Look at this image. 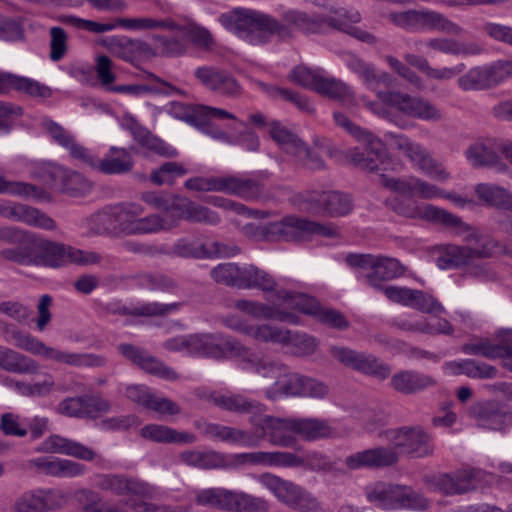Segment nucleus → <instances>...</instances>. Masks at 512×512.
Segmentation results:
<instances>
[{
    "instance_id": "1",
    "label": "nucleus",
    "mask_w": 512,
    "mask_h": 512,
    "mask_svg": "<svg viewBox=\"0 0 512 512\" xmlns=\"http://www.w3.org/2000/svg\"><path fill=\"white\" fill-rule=\"evenodd\" d=\"M390 447L378 446L358 451L346 457L345 465L352 470L384 468L395 465L399 454L423 458L433 454L431 435L421 427H402L385 432Z\"/></svg>"
},
{
    "instance_id": "2",
    "label": "nucleus",
    "mask_w": 512,
    "mask_h": 512,
    "mask_svg": "<svg viewBox=\"0 0 512 512\" xmlns=\"http://www.w3.org/2000/svg\"><path fill=\"white\" fill-rule=\"evenodd\" d=\"M164 348L171 352H185L189 355L212 357H244L247 349L236 339L222 334L180 335L166 340Z\"/></svg>"
},
{
    "instance_id": "3",
    "label": "nucleus",
    "mask_w": 512,
    "mask_h": 512,
    "mask_svg": "<svg viewBox=\"0 0 512 512\" xmlns=\"http://www.w3.org/2000/svg\"><path fill=\"white\" fill-rule=\"evenodd\" d=\"M244 231L247 235L262 236L268 241H303L313 235L334 237L338 234L331 224H320L297 217H286L265 226L248 224Z\"/></svg>"
},
{
    "instance_id": "4",
    "label": "nucleus",
    "mask_w": 512,
    "mask_h": 512,
    "mask_svg": "<svg viewBox=\"0 0 512 512\" xmlns=\"http://www.w3.org/2000/svg\"><path fill=\"white\" fill-rule=\"evenodd\" d=\"M333 116L338 126L344 128L364 145L363 149L359 147L349 149L346 152L347 160L362 170L369 172L380 170L387 156L384 142L373 133L352 123L343 113L335 112Z\"/></svg>"
},
{
    "instance_id": "5",
    "label": "nucleus",
    "mask_w": 512,
    "mask_h": 512,
    "mask_svg": "<svg viewBox=\"0 0 512 512\" xmlns=\"http://www.w3.org/2000/svg\"><path fill=\"white\" fill-rule=\"evenodd\" d=\"M143 200L155 209L172 213L173 219L177 220V224L181 219L212 226L217 225L221 221L217 212L196 204L183 196L148 192L143 194Z\"/></svg>"
},
{
    "instance_id": "6",
    "label": "nucleus",
    "mask_w": 512,
    "mask_h": 512,
    "mask_svg": "<svg viewBox=\"0 0 512 512\" xmlns=\"http://www.w3.org/2000/svg\"><path fill=\"white\" fill-rule=\"evenodd\" d=\"M184 187L196 192H222L245 200L257 199L264 191L260 181L237 175L192 177L185 181Z\"/></svg>"
},
{
    "instance_id": "7",
    "label": "nucleus",
    "mask_w": 512,
    "mask_h": 512,
    "mask_svg": "<svg viewBox=\"0 0 512 512\" xmlns=\"http://www.w3.org/2000/svg\"><path fill=\"white\" fill-rule=\"evenodd\" d=\"M259 483L269 490L275 498L298 512H320V501L311 492L292 481L282 479L272 473H263Z\"/></svg>"
},
{
    "instance_id": "8",
    "label": "nucleus",
    "mask_w": 512,
    "mask_h": 512,
    "mask_svg": "<svg viewBox=\"0 0 512 512\" xmlns=\"http://www.w3.org/2000/svg\"><path fill=\"white\" fill-rule=\"evenodd\" d=\"M346 261L349 266L360 269L367 285L378 291L386 287L384 281L398 278L405 272L397 259L382 255L350 254Z\"/></svg>"
},
{
    "instance_id": "9",
    "label": "nucleus",
    "mask_w": 512,
    "mask_h": 512,
    "mask_svg": "<svg viewBox=\"0 0 512 512\" xmlns=\"http://www.w3.org/2000/svg\"><path fill=\"white\" fill-rule=\"evenodd\" d=\"M155 29L179 31L187 43H191L200 50H211L215 45L212 33L192 19H188L183 24H180L172 18H130V30Z\"/></svg>"
},
{
    "instance_id": "10",
    "label": "nucleus",
    "mask_w": 512,
    "mask_h": 512,
    "mask_svg": "<svg viewBox=\"0 0 512 512\" xmlns=\"http://www.w3.org/2000/svg\"><path fill=\"white\" fill-rule=\"evenodd\" d=\"M12 338L14 340V345L17 348L30 352L34 355L43 356L44 358L57 363L75 367H95L102 366L104 363L103 358L94 354L71 353L49 347L44 342L20 330H12Z\"/></svg>"
},
{
    "instance_id": "11",
    "label": "nucleus",
    "mask_w": 512,
    "mask_h": 512,
    "mask_svg": "<svg viewBox=\"0 0 512 512\" xmlns=\"http://www.w3.org/2000/svg\"><path fill=\"white\" fill-rule=\"evenodd\" d=\"M387 19L407 32L436 30L449 35H460L463 31L459 25L447 19L444 15L428 9L394 11L387 15Z\"/></svg>"
},
{
    "instance_id": "12",
    "label": "nucleus",
    "mask_w": 512,
    "mask_h": 512,
    "mask_svg": "<svg viewBox=\"0 0 512 512\" xmlns=\"http://www.w3.org/2000/svg\"><path fill=\"white\" fill-rule=\"evenodd\" d=\"M367 499L384 510H425L428 507L427 499L411 488L386 483H377L371 488L367 492Z\"/></svg>"
},
{
    "instance_id": "13",
    "label": "nucleus",
    "mask_w": 512,
    "mask_h": 512,
    "mask_svg": "<svg viewBox=\"0 0 512 512\" xmlns=\"http://www.w3.org/2000/svg\"><path fill=\"white\" fill-rule=\"evenodd\" d=\"M391 207L400 216L411 219H422L433 223L444 225L447 228L455 229L457 232L464 231L468 226L460 217L430 204H418L410 199L395 198Z\"/></svg>"
},
{
    "instance_id": "14",
    "label": "nucleus",
    "mask_w": 512,
    "mask_h": 512,
    "mask_svg": "<svg viewBox=\"0 0 512 512\" xmlns=\"http://www.w3.org/2000/svg\"><path fill=\"white\" fill-rule=\"evenodd\" d=\"M250 423L255 427L257 446L264 438L274 446L292 448L297 444L295 418H278L262 413L251 416Z\"/></svg>"
},
{
    "instance_id": "15",
    "label": "nucleus",
    "mask_w": 512,
    "mask_h": 512,
    "mask_svg": "<svg viewBox=\"0 0 512 512\" xmlns=\"http://www.w3.org/2000/svg\"><path fill=\"white\" fill-rule=\"evenodd\" d=\"M72 246L51 241L34 233L28 254L23 257V266L61 268L71 264Z\"/></svg>"
},
{
    "instance_id": "16",
    "label": "nucleus",
    "mask_w": 512,
    "mask_h": 512,
    "mask_svg": "<svg viewBox=\"0 0 512 512\" xmlns=\"http://www.w3.org/2000/svg\"><path fill=\"white\" fill-rule=\"evenodd\" d=\"M240 26L246 39L253 45L269 42L273 35L286 40L292 37L291 29L272 16L250 11L242 14Z\"/></svg>"
},
{
    "instance_id": "17",
    "label": "nucleus",
    "mask_w": 512,
    "mask_h": 512,
    "mask_svg": "<svg viewBox=\"0 0 512 512\" xmlns=\"http://www.w3.org/2000/svg\"><path fill=\"white\" fill-rule=\"evenodd\" d=\"M487 473L482 469L463 468L452 473H441L427 480L433 491L444 495H460L476 489L486 481Z\"/></svg>"
},
{
    "instance_id": "18",
    "label": "nucleus",
    "mask_w": 512,
    "mask_h": 512,
    "mask_svg": "<svg viewBox=\"0 0 512 512\" xmlns=\"http://www.w3.org/2000/svg\"><path fill=\"white\" fill-rule=\"evenodd\" d=\"M378 98L384 105L412 118L433 122H438L443 118L441 110L422 97L388 91L378 92Z\"/></svg>"
},
{
    "instance_id": "19",
    "label": "nucleus",
    "mask_w": 512,
    "mask_h": 512,
    "mask_svg": "<svg viewBox=\"0 0 512 512\" xmlns=\"http://www.w3.org/2000/svg\"><path fill=\"white\" fill-rule=\"evenodd\" d=\"M387 136L392 139L394 146L425 175L442 182L449 179L450 174L442 163L432 158L420 144L412 142L408 137L401 134L389 133Z\"/></svg>"
},
{
    "instance_id": "20",
    "label": "nucleus",
    "mask_w": 512,
    "mask_h": 512,
    "mask_svg": "<svg viewBox=\"0 0 512 512\" xmlns=\"http://www.w3.org/2000/svg\"><path fill=\"white\" fill-rule=\"evenodd\" d=\"M387 136L392 139L394 146L425 175L442 182L449 179L450 174L442 163L432 158L420 144L412 142L408 137L401 134L389 133Z\"/></svg>"
},
{
    "instance_id": "21",
    "label": "nucleus",
    "mask_w": 512,
    "mask_h": 512,
    "mask_svg": "<svg viewBox=\"0 0 512 512\" xmlns=\"http://www.w3.org/2000/svg\"><path fill=\"white\" fill-rule=\"evenodd\" d=\"M330 352L340 363L365 375L385 380L391 374L390 366L378 361L371 354L358 353L352 349L337 346L332 347Z\"/></svg>"
},
{
    "instance_id": "22",
    "label": "nucleus",
    "mask_w": 512,
    "mask_h": 512,
    "mask_svg": "<svg viewBox=\"0 0 512 512\" xmlns=\"http://www.w3.org/2000/svg\"><path fill=\"white\" fill-rule=\"evenodd\" d=\"M87 225L96 235L122 234L128 225V207L125 203L108 205L87 218Z\"/></svg>"
},
{
    "instance_id": "23",
    "label": "nucleus",
    "mask_w": 512,
    "mask_h": 512,
    "mask_svg": "<svg viewBox=\"0 0 512 512\" xmlns=\"http://www.w3.org/2000/svg\"><path fill=\"white\" fill-rule=\"evenodd\" d=\"M255 332L258 341L291 344L302 355L312 354L318 346L317 340L313 336L292 332L270 324H263Z\"/></svg>"
},
{
    "instance_id": "24",
    "label": "nucleus",
    "mask_w": 512,
    "mask_h": 512,
    "mask_svg": "<svg viewBox=\"0 0 512 512\" xmlns=\"http://www.w3.org/2000/svg\"><path fill=\"white\" fill-rule=\"evenodd\" d=\"M380 183L387 189L403 196L431 200L444 195V190L415 176L393 178L381 174Z\"/></svg>"
},
{
    "instance_id": "25",
    "label": "nucleus",
    "mask_w": 512,
    "mask_h": 512,
    "mask_svg": "<svg viewBox=\"0 0 512 512\" xmlns=\"http://www.w3.org/2000/svg\"><path fill=\"white\" fill-rule=\"evenodd\" d=\"M34 233L13 226H0V242L11 245L0 250V258L22 265L23 257L28 254Z\"/></svg>"
},
{
    "instance_id": "26",
    "label": "nucleus",
    "mask_w": 512,
    "mask_h": 512,
    "mask_svg": "<svg viewBox=\"0 0 512 512\" xmlns=\"http://www.w3.org/2000/svg\"><path fill=\"white\" fill-rule=\"evenodd\" d=\"M109 409L110 404L106 400L88 395L67 397L56 407L57 413L74 418H96Z\"/></svg>"
},
{
    "instance_id": "27",
    "label": "nucleus",
    "mask_w": 512,
    "mask_h": 512,
    "mask_svg": "<svg viewBox=\"0 0 512 512\" xmlns=\"http://www.w3.org/2000/svg\"><path fill=\"white\" fill-rule=\"evenodd\" d=\"M303 198L307 203L306 210L315 211L322 208L330 216H345L353 208L351 197L339 191H312L307 192Z\"/></svg>"
},
{
    "instance_id": "28",
    "label": "nucleus",
    "mask_w": 512,
    "mask_h": 512,
    "mask_svg": "<svg viewBox=\"0 0 512 512\" xmlns=\"http://www.w3.org/2000/svg\"><path fill=\"white\" fill-rule=\"evenodd\" d=\"M0 216L44 230L52 231L57 228L56 222L46 213L20 203L0 201Z\"/></svg>"
},
{
    "instance_id": "29",
    "label": "nucleus",
    "mask_w": 512,
    "mask_h": 512,
    "mask_svg": "<svg viewBox=\"0 0 512 512\" xmlns=\"http://www.w3.org/2000/svg\"><path fill=\"white\" fill-rule=\"evenodd\" d=\"M194 426L204 437L211 440L245 447L257 446V437L249 431L200 420L195 421Z\"/></svg>"
},
{
    "instance_id": "30",
    "label": "nucleus",
    "mask_w": 512,
    "mask_h": 512,
    "mask_svg": "<svg viewBox=\"0 0 512 512\" xmlns=\"http://www.w3.org/2000/svg\"><path fill=\"white\" fill-rule=\"evenodd\" d=\"M194 75L203 86L215 93L233 98L240 96L242 93L240 84L225 71L203 66L197 68Z\"/></svg>"
},
{
    "instance_id": "31",
    "label": "nucleus",
    "mask_w": 512,
    "mask_h": 512,
    "mask_svg": "<svg viewBox=\"0 0 512 512\" xmlns=\"http://www.w3.org/2000/svg\"><path fill=\"white\" fill-rule=\"evenodd\" d=\"M60 492L52 490L27 491L16 498L14 512H46L60 506Z\"/></svg>"
},
{
    "instance_id": "32",
    "label": "nucleus",
    "mask_w": 512,
    "mask_h": 512,
    "mask_svg": "<svg viewBox=\"0 0 512 512\" xmlns=\"http://www.w3.org/2000/svg\"><path fill=\"white\" fill-rule=\"evenodd\" d=\"M29 468H36L39 473L53 477H77L86 472V466L68 459L51 456L39 457L28 461Z\"/></svg>"
},
{
    "instance_id": "33",
    "label": "nucleus",
    "mask_w": 512,
    "mask_h": 512,
    "mask_svg": "<svg viewBox=\"0 0 512 512\" xmlns=\"http://www.w3.org/2000/svg\"><path fill=\"white\" fill-rule=\"evenodd\" d=\"M437 385V380L416 370H401L390 379L393 390L403 395H414Z\"/></svg>"
},
{
    "instance_id": "34",
    "label": "nucleus",
    "mask_w": 512,
    "mask_h": 512,
    "mask_svg": "<svg viewBox=\"0 0 512 512\" xmlns=\"http://www.w3.org/2000/svg\"><path fill=\"white\" fill-rule=\"evenodd\" d=\"M130 400L163 415H177L181 412L176 402L154 395L148 387L143 385L130 386Z\"/></svg>"
},
{
    "instance_id": "35",
    "label": "nucleus",
    "mask_w": 512,
    "mask_h": 512,
    "mask_svg": "<svg viewBox=\"0 0 512 512\" xmlns=\"http://www.w3.org/2000/svg\"><path fill=\"white\" fill-rule=\"evenodd\" d=\"M276 309L292 313L297 310L303 314L313 316L316 319L317 314L321 308V304L314 297L300 294L290 293L287 291H277L274 293Z\"/></svg>"
},
{
    "instance_id": "36",
    "label": "nucleus",
    "mask_w": 512,
    "mask_h": 512,
    "mask_svg": "<svg viewBox=\"0 0 512 512\" xmlns=\"http://www.w3.org/2000/svg\"><path fill=\"white\" fill-rule=\"evenodd\" d=\"M128 153L124 148L111 147L110 152L103 159H98L88 149L82 163L103 174H121L128 170Z\"/></svg>"
},
{
    "instance_id": "37",
    "label": "nucleus",
    "mask_w": 512,
    "mask_h": 512,
    "mask_svg": "<svg viewBox=\"0 0 512 512\" xmlns=\"http://www.w3.org/2000/svg\"><path fill=\"white\" fill-rule=\"evenodd\" d=\"M465 156L474 168L487 167L495 168L498 171H505L508 168L490 141H478L471 144L465 151Z\"/></svg>"
},
{
    "instance_id": "38",
    "label": "nucleus",
    "mask_w": 512,
    "mask_h": 512,
    "mask_svg": "<svg viewBox=\"0 0 512 512\" xmlns=\"http://www.w3.org/2000/svg\"><path fill=\"white\" fill-rule=\"evenodd\" d=\"M273 303H275V298L273 297ZM232 306L238 311L250 315L254 318H264V319H276L281 322H288L291 324H298V316L293 315L292 313H288L285 311H281L276 309L275 304L273 306L266 305L259 302H254L251 300H235Z\"/></svg>"
},
{
    "instance_id": "39",
    "label": "nucleus",
    "mask_w": 512,
    "mask_h": 512,
    "mask_svg": "<svg viewBox=\"0 0 512 512\" xmlns=\"http://www.w3.org/2000/svg\"><path fill=\"white\" fill-rule=\"evenodd\" d=\"M130 134L133 139L146 149L147 152L156 154L158 156L174 158L177 156V150L161 140L160 138L152 135L150 131L139 125V123L130 116Z\"/></svg>"
},
{
    "instance_id": "40",
    "label": "nucleus",
    "mask_w": 512,
    "mask_h": 512,
    "mask_svg": "<svg viewBox=\"0 0 512 512\" xmlns=\"http://www.w3.org/2000/svg\"><path fill=\"white\" fill-rule=\"evenodd\" d=\"M43 446L47 452L65 454L85 461H93L97 457V453L91 448L59 435L48 437Z\"/></svg>"
},
{
    "instance_id": "41",
    "label": "nucleus",
    "mask_w": 512,
    "mask_h": 512,
    "mask_svg": "<svg viewBox=\"0 0 512 512\" xmlns=\"http://www.w3.org/2000/svg\"><path fill=\"white\" fill-rule=\"evenodd\" d=\"M0 368L14 374H37L40 365L34 359L0 345Z\"/></svg>"
},
{
    "instance_id": "42",
    "label": "nucleus",
    "mask_w": 512,
    "mask_h": 512,
    "mask_svg": "<svg viewBox=\"0 0 512 512\" xmlns=\"http://www.w3.org/2000/svg\"><path fill=\"white\" fill-rule=\"evenodd\" d=\"M130 361L145 372L165 380H176L177 373L145 350L130 346Z\"/></svg>"
},
{
    "instance_id": "43",
    "label": "nucleus",
    "mask_w": 512,
    "mask_h": 512,
    "mask_svg": "<svg viewBox=\"0 0 512 512\" xmlns=\"http://www.w3.org/2000/svg\"><path fill=\"white\" fill-rule=\"evenodd\" d=\"M79 81L90 86L100 84L108 88L115 81V74L112 72V61L105 55L96 58L94 69L79 68L77 71Z\"/></svg>"
},
{
    "instance_id": "44",
    "label": "nucleus",
    "mask_w": 512,
    "mask_h": 512,
    "mask_svg": "<svg viewBox=\"0 0 512 512\" xmlns=\"http://www.w3.org/2000/svg\"><path fill=\"white\" fill-rule=\"evenodd\" d=\"M12 89L23 91L31 96L48 98L51 96V89L37 81L18 77L13 74H0V93L5 94Z\"/></svg>"
},
{
    "instance_id": "45",
    "label": "nucleus",
    "mask_w": 512,
    "mask_h": 512,
    "mask_svg": "<svg viewBox=\"0 0 512 512\" xmlns=\"http://www.w3.org/2000/svg\"><path fill=\"white\" fill-rule=\"evenodd\" d=\"M269 502L242 491L228 490L225 510L232 512H267Z\"/></svg>"
},
{
    "instance_id": "46",
    "label": "nucleus",
    "mask_w": 512,
    "mask_h": 512,
    "mask_svg": "<svg viewBox=\"0 0 512 512\" xmlns=\"http://www.w3.org/2000/svg\"><path fill=\"white\" fill-rule=\"evenodd\" d=\"M163 215H151L140 219H130V234L154 233L169 230L177 226V220L172 213L162 211Z\"/></svg>"
},
{
    "instance_id": "47",
    "label": "nucleus",
    "mask_w": 512,
    "mask_h": 512,
    "mask_svg": "<svg viewBox=\"0 0 512 512\" xmlns=\"http://www.w3.org/2000/svg\"><path fill=\"white\" fill-rule=\"evenodd\" d=\"M44 127L50 137L60 146L67 149L72 158L81 161L87 148L77 143L73 135L54 121H47Z\"/></svg>"
},
{
    "instance_id": "48",
    "label": "nucleus",
    "mask_w": 512,
    "mask_h": 512,
    "mask_svg": "<svg viewBox=\"0 0 512 512\" xmlns=\"http://www.w3.org/2000/svg\"><path fill=\"white\" fill-rule=\"evenodd\" d=\"M182 463L199 469H217L225 466V457L215 451L186 450L180 453Z\"/></svg>"
},
{
    "instance_id": "49",
    "label": "nucleus",
    "mask_w": 512,
    "mask_h": 512,
    "mask_svg": "<svg viewBox=\"0 0 512 512\" xmlns=\"http://www.w3.org/2000/svg\"><path fill=\"white\" fill-rule=\"evenodd\" d=\"M295 425L296 434L308 441L328 438L335 434V430L323 419L295 418Z\"/></svg>"
},
{
    "instance_id": "50",
    "label": "nucleus",
    "mask_w": 512,
    "mask_h": 512,
    "mask_svg": "<svg viewBox=\"0 0 512 512\" xmlns=\"http://www.w3.org/2000/svg\"><path fill=\"white\" fill-rule=\"evenodd\" d=\"M276 282L266 271L254 265L241 268L239 288H258L263 291H273Z\"/></svg>"
},
{
    "instance_id": "51",
    "label": "nucleus",
    "mask_w": 512,
    "mask_h": 512,
    "mask_svg": "<svg viewBox=\"0 0 512 512\" xmlns=\"http://www.w3.org/2000/svg\"><path fill=\"white\" fill-rule=\"evenodd\" d=\"M303 375L290 373L286 366V374L281 378L278 386H272L266 390L265 395L269 400H276L282 396H298L302 393Z\"/></svg>"
},
{
    "instance_id": "52",
    "label": "nucleus",
    "mask_w": 512,
    "mask_h": 512,
    "mask_svg": "<svg viewBox=\"0 0 512 512\" xmlns=\"http://www.w3.org/2000/svg\"><path fill=\"white\" fill-rule=\"evenodd\" d=\"M10 386L22 396L43 398L54 390L55 380L52 374L44 373L42 381L28 383L10 379Z\"/></svg>"
},
{
    "instance_id": "53",
    "label": "nucleus",
    "mask_w": 512,
    "mask_h": 512,
    "mask_svg": "<svg viewBox=\"0 0 512 512\" xmlns=\"http://www.w3.org/2000/svg\"><path fill=\"white\" fill-rule=\"evenodd\" d=\"M426 46L445 54L450 55H477L482 49L474 43H460L454 39L433 38L426 42Z\"/></svg>"
},
{
    "instance_id": "54",
    "label": "nucleus",
    "mask_w": 512,
    "mask_h": 512,
    "mask_svg": "<svg viewBox=\"0 0 512 512\" xmlns=\"http://www.w3.org/2000/svg\"><path fill=\"white\" fill-rule=\"evenodd\" d=\"M474 192L478 201L488 207L503 208L509 199V191L495 184L479 183Z\"/></svg>"
},
{
    "instance_id": "55",
    "label": "nucleus",
    "mask_w": 512,
    "mask_h": 512,
    "mask_svg": "<svg viewBox=\"0 0 512 512\" xmlns=\"http://www.w3.org/2000/svg\"><path fill=\"white\" fill-rule=\"evenodd\" d=\"M282 24H286L292 33L297 30L304 34L318 33L323 26L318 18L310 17L306 13L296 10L285 12Z\"/></svg>"
},
{
    "instance_id": "56",
    "label": "nucleus",
    "mask_w": 512,
    "mask_h": 512,
    "mask_svg": "<svg viewBox=\"0 0 512 512\" xmlns=\"http://www.w3.org/2000/svg\"><path fill=\"white\" fill-rule=\"evenodd\" d=\"M269 135L284 152L291 155H294L303 143L296 134L279 121H272L269 124Z\"/></svg>"
},
{
    "instance_id": "57",
    "label": "nucleus",
    "mask_w": 512,
    "mask_h": 512,
    "mask_svg": "<svg viewBox=\"0 0 512 512\" xmlns=\"http://www.w3.org/2000/svg\"><path fill=\"white\" fill-rule=\"evenodd\" d=\"M136 284L151 291L174 293L178 287L171 277L161 273H142L133 277Z\"/></svg>"
},
{
    "instance_id": "58",
    "label": "nucleus",
    "mask_w": 512,
    "mask_h": 512,
    "mask_svg": "<svg viewBox=\"0 0 512 512\" xmlns=\"http://www.w3.org/2000/svg\"><path fill=\"white\" fill-rule=\"evenodd\" d=\"M135 76L142 79V83H130V95H142L150 92H163L167 93L173 87L159 79L152 73L139 70V73H133Z\"/></svg>"
},
{
    "instance_id": "59",
    "label": "nucleus",
    "mask_w": 512,
    "mask_h": 512,
    "mask_svg": "<svg viewBox=\"0 0 512 512\" xmlns=\"http://www.w3.org/2000/svg\"><path fill=\"white\" fill-rule=\"evenodd\" d=\"M456 374H464L474 379H492L497 375V369L486 363L472 359H464L453 364Z\"/></svg>"
},
{
    "instance_id": "60",
    "label": "nucleus",
    "mask_w": 512,
    "mask_h": 512,
    "mask_svg": "<svg viewBox=\"0 0 512 512\" xmlns=\"http://www.w3.org/2000/svg\"><path fill=\"white\" fill-rule=\"evenodd\" d=\"M208 244L199 239L181 238L173 247L172 253L181 258L207 259Z\"/></svg>"
},
{
    "instance_id": "61",
    "label": "nucleus",
    "mask_w": 512,
    "mask_h": 512,
    "mask_svg": "<svg viewBox=\"0 0 512 512\" xmlns=\"http://www.w3.org/2000/svg\"><path fill=\"white\" fill-rule=\"evenodd\" d=\"M473 249L468 246L452 245L447 247L446 252L438 259L441 268H458L467 265L473 260Z\"/></svg>"
},
{
    "instance_id": "62",
    "label": "nucleus",
    "mask_w": 512,
    "mask_h": 512,
    "mask_svg": "<svg viewBox=\"0 0 512 512\" xmlns=\"http://www.w3.org/2000/svg\"><path fill=\"white\" fill-rule=\"evenodd\" d=\"M248 368L252 369L258 375L264 378L274 379V385L280 384L281 378L286 374V366L278 362L261 358L257 361L249 359L247 361Z\"/></svg>"
},
{
    "instance_id": "63",
    "label": "nucleus",
    "mask_w": 512,
    "mask_h": 512,
    "mask_svg": "<svg viewBox=\"0 0 512 512\" xmlns=\"http://www.w3.org/2000/svg\"><path fill=\"white\" fill-rule=\"evenodd\" d=\"M408 307L435 316L445 313V308L436 298L425 291L417 289H414Z\"/></svg>"
},
{
    "instance_id": "64",
    "label": "nucleus",
    "mask_w": 512,
    "mask_h": 512,
    "mask_svg": "<svg viewBox=\"0 0 512 512\" xmlns=\"http://www.w3.org/2000/svg\"><path fill=\"white\" fill-rule=\"evenodd\" d=\"M92 187V182L79 172L70 171L62 177L63 191L72 197L84 196Z\"/></svg>"
}]
</instances>
